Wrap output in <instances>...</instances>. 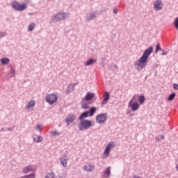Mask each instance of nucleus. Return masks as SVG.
<instances>
[{
  "mask_svg": "<svg viewBox=\"0 0 178 178\" xmlns=\"http://www.w3.org/2000/svg\"><path fill=\"white\" fill-rule=\"evenodd\" d=\"M154 51V47H149L147 48L142 56L136 61L135 66L137 69V70H141L142 69H144L147 66V63L148 62V58L149 55H151V53Z\"/></svg>",
  "mask_w": 178,
  "mask_h": 178,
  "instance_id": "f257e3e1",
  "label": "nucleus"
},
{
  "mask_svg": "<svg viewBox=\"0 0 178 178\" xmlns=\"http://www.w3.org/2000/svg\"><path fill=\"white\" fill-rule=\"evenodd\" d=\"M92 126V122L88 120H81L79 124V130H88Z\"/></svg>",
  "mask_w": 178,
  "mask_h": 178,
  "instance_id": "f03ea898",
  "label": "nucleus"
},
{
  "mask_svg": "<svg viewBox=\"0 0 178 178\" xmlns=\"http://www.w3.org/2000/svg\"><path fill=\"white\" fill-rule=\"evenodd\" d=\"M137 98V95H135L133 98L129 101L128 106L131 108L133 112H136V111H138L140 109V104L137 102H134V99Z\"/></svg>",
  "mask_w": 178,
  "mask_h": 178,
  "instance_id": "7ed1b4c3",
  "label": "nucleus"
},
{
  "mask_svg": "<svg viewBox=\"0 0 178 178\" xmlns=\"http://www.w3.org/2000/svg\"><path fill=\"white\" fill-rule=\"evenodd\" d=\"M45 99L47 104H49V105H54V104H56V102H58V95L55 93H51L48 95Z\"/></svg>",
  "mask_w": 178,
  "mask_h": 178,
  "instance_id": "20e7f679",
  "label": "nucleus"
},
{
  "mask_svg": "<svg viewBox=\"0 0 178 178\" xmlns=\"http://www.w3.org/2000/svg\"><path fill=\"white\" fill-rule=\"evenodd\" d=\"M12 7L15 9V10H19V12H22V10L27 9V5H26V3L21 4L17 1H13L12 3Z\"/></svg>",
  "mask_w": 178,
  "mask_h": 178,
  "instance_id": "39448f33",
  "label": "nucleus"
},
{
  "mask_svg": "<svg viewBox=\"0 0 178 178\" xmlns=\"http://www.w3.org/2000/svg\"><path fill=\"white\" fill-rule=\"evenodd\" d=\"M107 119H108V115L105 113L99 114L96 116V122L99 124H102V123H105Z\"/></svg>",
  "mask_w": 178,
  "mask_h": 178,
  "instance_id": "423d86ee",
  "label": "nucleus"
},
{
  "mask_svg": "<svg viewBox=\"0 0 178 178\" xmlns=\"http://www.w3.org/2000/svg\"><path fill=\"white\" fill-rule=\"evenodd\" d=\"M114 147V143H109L104 149V152L103 153V158H108V156H109V154H111V149H112V148H113Z\"/></svg>",
  "mask_w": 178,
  "mask_h": 178,
  "instance_id": "0eeeda50",
  "label": "nucleus"
},
{
  "mask_svg": "<svg viewBox=\"0 0 178 178\" xmlns=\"http://www.w3.org/2000/svg\"><path fill=\"white\" fill-rule=\"evenodd\" d=\"M76 120V115L73 114L68 115L65 118V122L67 123V126H70Z\"/></svg>",
  "mask_w": 178,
  "mask_h": 178,
  "instance_id": "6e6552de",
  "label": "nucleus"
},
{
  "mask_svg": "<svg viewBox=\"0 0 178 178\" xmlns=\"http://www.w3.org/2000/svg\"><path fill=\"white\" fill-rule=\"evenodd\" d=\"M65 17H66V14L63 13H59L53 17V22H59L60 20H64Z\"/></svg>",
  "mask_w": 178,
  "mask_h": 178,
  "instance_id": "1a4fd4ad",
  "label": "nucleus"
},
{
  "mask_svg": "<svg viewBox=\"0 0 178 178\" xmlns=\"http://www.w3.org/2000/svg\"><path fill=\"white\" fill-rule=\"evenodd\" d=\"M162 8H163V4L162 3V0H157L154 3L155 10H162Z\"/></svg>",
  "mask_w": 178,
  "mask_h": 178,
  "instance_id": "9d476101",
  "label": "nucleus"
},
{
  "mask_svg": "<svg viewBox=\"0 0 178 178\" xmlns=\"http://www.w3.org/2000/svg\"><path fill=\"white\" fill-rule=\"evenodd\" d=\"M90 106V102L88 101L83 99L81 102V106L83 109H88V106Z\"/></svg>",
  "mask_w": 178,
  "mask_h": 178,
  "instance_id": "9b49d317",
  "label": "nucleus"
},
{
  "mask_svg": "<svg viewBox=\"0 0 178 178\" xmlns=\"http://www.w3.org/2000/svg\"><path fill=\"white\" fill-rule=\"evenodd\" d=\"M34 106H35V102H34V100H31L26 105V109L28 110L33 109Z\"/></svg>",
  "mask_w": 178,
  "mask_h": 178,
  "instance_id": "f8f14e48",
  "label": "nucleus"
},
{
  "mask_svg": "<svg viewBox=\"0 0 178 178\" xmlns=\"http://www.w3.org/2000/svg\"><path fill=\"white\" fill-rule=\"evenodd\" d=\"M92 98H94V93L88 92V94L86 95L83 99H86V101H91Z\"/></svg>",
  "mask_w": 178,
  "mask_h": 178,
  "instance_id": "ddd939ff",
  "label": "nucleus"
},
{
  "mask_svg": "<svg viewBox=\"0 0 178 178\" xmlns=\"http://www.w3.org/2000/svg\"><path fill=\"white\" fill-rule=\"evenodd\" d=\"M94 165H87L84 167V170H86V172H92L94 170Z\"/></svg>",
  "mask_w": 178,
  "mask_h": 178,
  "instance_id": "4468645a",
  "label": "nucleus"
},
{
  "mask_svg": "<svg viewBox=\"0 0 178 178\" xmlns=\"http://www.w3.org/2000/svg\"><path fill=\"white\" fill-rule=\"evenodd\" d=\"M88 115H90L89 113H88V111H85V112H83V113L81 114V115L79 116V120H83V119H84V118H88Z\"/></svg>",
  "mask_w": 178,
  "mask_h": 178,
  "instance_id": "2eb2a0df",
  "label": "nucleus"
},
{
  "mask_svg": "<svg viewBox=\"0 0 178 178\" xmlns=\"http://www.w3.org/2000/svg\"><path fill=\"white\" fill-rule=\"evenodd\" d=\"M31 170H33V167L31 165H28L24 168L23 172L24 173H29V172H31Z\"/></svg>",
  "mask_w": 178,
  "mask_h": 178,
  "instance_id": "dca6fc26",
  "label": "nucleus"
},
{
  "mask_svg": "<svg viewBox=\"0 0 178 178\" xmlns=\"http://www.w3.org/2000/svg\"><path fill=\"white\" fill-rule=\"evenodd\" d=\"M95 112H97V108L95 107H92L90 108V110L89 111V116H94V113H95Z\"/></svg>",
  "mask_w": 178,
  "mask_h": 178,
  "instance_id": "f3484780",
  "label": "nucleus"
},
{
  "mask_svg": "<svg viewBox=\"0 0 178 178\" xmlns=\"http://www.w3.org/2000/svg\"><path fill=\"white\" fill-rule=\"evenodd\" d=\"M42 136H37L36 137L33 138L34 143H41L42 141Z\"/></svg>",
  "mask_w": 178,
  "mask_h": 178,
  "instance_id": "a211bd4d",
  "label": "nucleus"
},
{
  "mask_svg": "<svg viewBox=\"0 0 178 178\" xmlns=\"http://www.w3.org/2000/svg\"><path fill=\"white\" fill-rule=\"evenodd\" d=\"M97 62L96 59H90L86 63V66H90V65H92L93 63H95Z\"/></svg>",
  "mask_w": 178,
  "mask_h": 178,
  "instance_id": "6ab92c4d",
  "label": "nucleus"
},
{
  "mask_svg": "<svg viewBox=\"0 0 178 178\" xmlns=\"http://www.w3.org/2000/svg\"><path fill=\"white\" fill-rule=\"evenodd\" d=\"M60 163L64 168H66L67 166V159H60Z\"/></svg>",
  "mask_w": 178,
  "mask_h": 178,
  "instance_id": "aec40b11",
  "label": "nucleus"
},
{
  "mask_svg": "<svg viewBox=\"0 0 178 178\" xmlns=\"http://www.w3.org/2000/svg\"><path fill=\"white\" fill-rule=\"evenodd\" d=\"M35 28V23H31L28 26V31H33L34 29Z\"/></svg>",
  "mask_w": 178,
  "mask_h": 178,
  "instance_id": "412c9836",
  "label": "nucleus"
},
{
  "mask_svg": "<svg viewBox=\"0 0 178 178\" xmlns=\"http://www.w3.org/2000/svg\"><path fill=\"white\" fill-rule=\"evenodd\" d=\"M1 63L2 65H8L9 63V58H3L1 59Z\"/></svg>",
  "mask_w": 178,
  "mask_h": 178,
  "instance_id": "4be33fe9",
  "label": "nucleus"
},
{
  "mask_svg": "<svg viewBox=\"0 0 178 178\" xmlns=\"http://www.w3.org/2000/svg\"><path fill=\"white\" fill-rule=\"evenodd\" d=\"M138 99L140 105H143L145 102V97L144 96H139Z\"/></svg>",
  "mask_w": 178,
  "mask_h": 178,
  "instance_id": "5701e85b",
  "label": "nucleus"
},
{
  "mask_svg": "<svg viewBox=\"0 0 178 178\" xmlns=\"http://www.w3.org/2000/svg\"><path fill=\"white\" fill-rule=\"evenodd\" d=\"M104 175L107 176V177L111 176V167L106 168V170L104 171Z\"/></svg>",
  "mask_w": 178,
  "mask_h": 178,
  "instance_id": "b1692460",
  "label": "nucleus"
},
{
  "mask_svg": "<svg viewBox=\"0 0 178 178\" xmlns=\"http://www.w3.org/2000/svg\"><path fill=\"white\" fill-rule=\"evenodd\" d=\"M175 97H176V93H172V94L167 98V101H173V99H175Z\"/></svg>",
  "mask_w": 178,
  "mask_h": 178,
  "instance_id": "393cba45",
  "label": "nucleus"
},
{
  "mask_svg": "<svg viewBox=\"0 0 178 178\" xmlns=\"http://www.w3.org/2000/svg\"><path fill=\"white\" fill-rule=\"evenodd\" d=\"M68 89L70 90H67V94H69V92H70L71 91H73V90H74V86H73V85H69Z\"/></svg>",
  "mask_w": 178,
  "mask_h": 178,
  "instance_id": "a878e982",
  "label": "nucleus"
},
{
  "mask_svg": "<svg viewBox=\"0 0 178 178\" xmlns=\"http://www.w3.org/2000/svg\"><path fill=\"white\" fill-rule=\"evenodd\" d=\"M108 99H109V93L106 92L105 93V97L104 99V102H106V101H108Z\"/></svg>",
  "mask_w": 178,
  "mask_h": 178,
  "instance_id": "bb28decb",
  "label": "nucleus"
},
{
  "mask_svg": "<svg viewBox=\"0 0 178 178\" xmlns=\"http://www.w3.org/2000/svg\"><path fill=\"white\" fill-rule=\"evenodd\" d=\"M94 17H95V15L92 14L88 17V20H92V19H94Z\"/></svg>",
  "mask_w": 178,
  "mask_h": 178,
  "instance_id": "cd10ccee",
  "label": "nucleus"
},
{
  "mask_svg": "<svg viewBox=\"0 0 178 178\" xmlns=\"http://www.w3.org/2000/svg\"><path fill=\"white\" fill-rule=\"evenodd\" d=\"M174 24H175V27L177 29V30H178V17L175 19V20L174 22Z\"/></svg>",
  "mask_w": 178,
  "mask_h": 178,
  "instance_id": "c85d7f7f",
  "label": "nucleus"
},
{
  "mask_svg": "<svg viewBox=\"0 0 178 178\" xmlns=\"http://www.w3.org/2000/svg\"><path fill=\"white\" fill-rule=\"evenodd\" d=\"M156 54H158L159 51H161V46L159 44H157L156 47Z\"/></svg>",
  "mask_w": 178,
  "mask_h": 178,
  "instance_id": "c756f323",
  "label": "nucleus"
},
{
  "mask_svg": "<svg viewBox=\"0 0 178 178\" xmlns=\"http://www.w3.org/2000/svg\"><path fill=\"white\" fill-rule=\"evenodd\" d=\"M51 135L52 136H59V133H58L56 131H52L51 132Z\"/></svg>",
  "mask_w": 178,
  "mask_h": 178,
  "instance_id": "7c9ffc66",
  "label": "nucleus"
},
{
  "mask_svg": "<svg viewBox=\"0 0 178 178\" xmlns=\"http://www.w3.org/2000/svg\"><path fill=\"white\" fill-rule=\"evenodd\" d=\"M26 177L27 178H35V175L32 174V175H28Z\"/></svg>",
  "mask_w": 178,
  "mask_h": 178,
  "instance_id": "2f4dec72",
  "label": "nucleus"
},
{
  "mask_svg": "<svg viewBox=\"0 0 178 178\" xmlns=\"http://www.w3.org/2000/svg\"><path fill=\"white\" fill-rule=\"evenodd\" d=\"M11 73H12L13 76H15V74L16 73V71L15 70V69L11 68Z\"/></svg>",
  "mask_w": 178,
  "mask_h": 178,
  "instance_id": "473e14b6",
  "label": "nucleus"
},
{
  "mask_svg": "<svg viewBox=\"0 0 178 178\" xmlns=\"http://www.w3.org/2000/svg\"><path fill=\"white\" fill-rule=\"evenodd\" d=\"M173 88H174L175 90H178V85H177V83H174V85H173Z\"/></svg>",
  "mask_w": 178,
  "mask_h": 178,
  "instance_id": "72a5a7b5",
  "label": "nucleus"
},
{
  "mask_svg": "<svg viewBox=\"0 0 178 178\" xmlns=\"http://www.w3.org/2000/svg\"><path fill=\"white\" fill-rule=\"evenodd\" d=\"M36 130H41V126L38 125V126L36 127Z\"/></svg>",
  "mask_w": 178,
  "mask_h": 178,
  "instance_id": "f704fd0d",
  "label": "nucleus"
},
{
  "mask_svg": "<svg viewBox=\"0 0 178 178\" xmlns=\"http://www.w3.org/2000/svg\"><path fill=\"white\" fill-rule=\"evenodd\" d=\"M113 13H118V10L114 9V10H113Z\"/></svg>",
  "mask_w": 178,
  "mask_h": 178,
  "instance_id": "c9c22d12",
  "label": "nucleus"
},
{
  "mask_svg": "<svg viewBox=\"0 0 178 178\" xmlns=\"http://www.w3.org/2000/svg\"><path fill=\"white\" fill-rule=\"evenodd\" d=\"M134 178H140V177H134Z\"/></svg>",
  "mask_w": 178,
  "mask_h": 178,
  "instance_id": "e433bc0d",
  "label": "nucleus"
},
{
  "mask_svg": "<svg viewBox=\"0 0 178 178\" xmlns=\"http://www.w3.org/2000/svg\"><path fill=\"white\" fill-rule=\"evenodd\" d=\"M161 138H165V136H161Z\"/></svg>",
  "mask_w": 178,
  "mask_h": 178,
  "instance_id": "4c0bfd02",
  "label": "nucleus"
},
{
  "mask_svg": "<svg viewBox=\"0 0 178 178\" xmlns=\"http://www.w3.org/2000/svg\"><path fill=\"white\" fill-rule=\"evenodd\" d=\"M177 170H178V165L177 166Z\"/></svg>",
  "mask_w": 178,
  "mask_h": 178,
  "instance_id": "58836bf2",
  "label": "nucleus"
},
{
  "mask_svg": "<svg viewBox=\"0 0 178 178\" xmlns=\"http://www.w3.org/2000/svg\"><path fill=\"white\" fill-rule=\"evenodd\" d=\"M45 178H49L48 176H46Z\"/></svg>",
  "mask_w": 178,
  "mask_h": 178,
  "instance_id": "ea45409f",
  "label": "nucleus"
}]
</instances>
